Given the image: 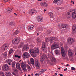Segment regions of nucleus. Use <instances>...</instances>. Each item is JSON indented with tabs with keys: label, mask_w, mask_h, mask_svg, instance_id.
<instances>
[{
	"label": "nucleus",
	"mask_w": 76,
	"mask_h": 76,
	"mask_svg": "<svg viewBox=\"0 0 76 76\" xmlns=\"http://www.w3.org/2000/svg\"><path fill=\"white\" fill-rule=\"evenodd\" d=\"M15 64H16V62H13L12 63V66L13 67H15Z\"/></svg>",
	"instance_id": "36"
},
{
	"label": "nucleus",
	"mask_w": 76,
	"mask_h": 76,
	"mask_svg": "<svg viewBox=\"0 0 76 76\" xmlns=\"http://www.w3.org/2000/svg\"><path fill=\"white\" fill-rule=\"evenodd\" d=\"M71 70H75V68L73 67H72L71 68Z\"/></svg>",
	"instance_id": "47"
},
{
	"label": "nucleus",
	"mask_w": 76,
	"mask_h": 76,
	"mask_svg": "<svg viewBox=\"0 0 76 76\" xmlns=\"http://www.w3.org/2000/svg\"><path fill=\"white\" fill-rule=\"evenodd\" d=\"M70 11H75L76 10V9H70Z\"/></svg>",
	"instance_id": "45"
},
{
	"label": "nucleus",
	"mask_w": 76,
	"mask_h": 76,
	"mask_svg": "<svg viewBox=\"0 0 76 76\" xmlns=\"http://www.w3.org/2000/svg\"><path fill=\"white\" fill-rule=\"evenodd\" d=\"M39 53V48H37L34 50L35 53Z\"/></svg>",
	"instance_id": "27"
},
{
	"label": "nucleus",
	"mask_w": 76,
	"mask_h": 76,
	"mask_svg": "<svg viewBox=\"0 0 76 76\" xmlns=\"http://www.w3.org/2000/svg\"><path fill=\"white\" fill-rule=\"evenodd\" d=\"M52 46L51 47V50H53L55 49H57L59 48V44L57 42H54L52 44Z\"/></svg>",
	"instance_id": "1"
},
{
	"label": "nucleus",
	"mask_w": 76,
	"mask_h": 76,
	"mask_svg": "<svg viewBox=\"0 0 76 76\" xmlns=\"http://www.w3.org/2000/svg\"><path fill=\"white\" fill-rule=\"evenodd\" d=\"M59 1V0H55L53 1V3H55V4H58V2Z\"/></svg>",
	"instance_id": "35"
},
{
	"label": "nucleus",
	"mask_w": 76,
	"mask_h": 76,
	"mask_svg": "<svg viewBox=\"0 0 76 76\" xmlns=\"http://www.w3.org/2000/svg\"><path fill=\"white\" fill-rule=\"evenodd\" d=\"M47 70V69H44L42 70V72H45V71H46Z\"/></svg>",
	"instance_id": "49"
},
{
	"label": "nucleus",
	"mask_w": 76,
	"mask_h": 76,
	"mask_svg": "<svg viewBox=\"0 0 76 76\" xmlns=\"http://www.w3.org/2000/svg\"><path fill=\"white\" fill-rule=\"evenodd\" d=\"M27 63H28V64H30V62L29 61H28Z\"/></svg>",
	"instance_id": "59"
},
{
	"label": "nucleus",
	"mask_w": 76,
	"mask_h": 76,
	"mask_svg": "<svg viewBox=\"0 0 76 76\" xmlns=\"http://www.w3.org/2000/svg\"><path fill=\"white\" fill-rule=\"evenodd\" d=\"M66 66H69V64H67L66 65Z\"/></svg>",
	"instance_id": "61"
},
{
	"label": "nucleus",
	"mask_w": 76,
	"mask_h": 76,
	"mask_svg": "<svg viewBox=\"0 0 76 76\" xmlns=\"http://www.w3.org/2000/svg\"><path fill=\"white\" fill-rule=\"evenodd\" d=\"M23 49L24 50H26L27 51L29 49V48H28V46L26 45L23 47Z\"/></svg>",
	"instance_id": "22"
},
{
	"label": "nucleus",
	"mask_w": 76,
	"mask_h": 76,
	"mask_svg": "<svg viewBox=\"0 0 76 76\" xmlns=\"http://www.w3.org/2000/svg\"><path fill=\"white\" fill-rule=\"evenodd\" d=\"M20 40L18 39H14L12 41V43L14 44H19Z\"/></svg>",
	"instance_id": "3"
},
{
	"label": "nucleus",
	"mask_w": 76,
	"mask_h": 76,
	"mask_svg": "<svg viewBox=\"0 0 76 76\" xmlns=\"http://www.w3.org/2000/svg\"><path fill=\"white\" fill-rule=\"evenodd\" d=\"M2 49L3 50H6L7 49V46L6 44H4L2 47Z\"/></svg>",
	"instance_id": "15"
},
{
	"label": "nucleus",
	"mask_w": 76,
	"mask_h": 76,
	"mask_svg": "<svg viewBox=\"0 0 76 76\" xmlns=\"http://www.w3.org/2000/svg\"><path fill=\"white\" fill-rule=\"evenodd\" d=\"M63 57V58L64 59H65L66 58H65V56H66V53L65 52H62L61 53Z\"/></svg>",
	"instance_id": "25"
},
{
	"label": "nucleus",
	"mask_w": 76,
	"mask_h": 76,
	"mask_svg": "<svg viewBox=\"0 0 76 76\" xmlns=\"http://www.w3.org/2000/svg\"><path fill=\"white\" fill-rule=\"evenodd\" d=\"M21 66L22 68L23 69V70L24 72H26L27 71V69L26 68V65L23 62H22L21 63Z\"/></svg>",
	"instance_id": "5"
},
{
	"label": "nucleus",
	"mask_w": 76,
	"mask_h": 76,
	"mask_svg": "<svg viewBox=\"0 0 76 76\" xmlns=\"http://www.w3.org/2000/svg\"><path fill=\"white\" fill-rule=\"evenodd\" d=\"M35 63L36 67H37L38 69H39V66H40V64H39V62H38V60H36L35 61Z\"/></svg>",
	"instance_id": "9"
},
{
	"label": "nucleus",
	"mask_w": 76,
	"mask_h": 76,
	"mask_svg": "<svg viewBox=\"0 0 76 76\" xmlns=\"http://www.w3.org/2000/svg\"><path fill=\"white\" fill-rule=\"evenodd\" d=\"M35 76H39V74H36L35 75Z\"/></svg>",
	"instance_id": "51"
},
{
	"label": "nucleus",
	"mask_w": 76,
	"mask_h": 76,
	"mask_svg": "<svg viewBox=\"0 0 76 76\" xmlns=\"http://www.w3.org/2000/svg\"><path fill=\"white\" fill-rule=\"evenodd\" d=\"M28 76H31V75H28Z\"/></svg>",
	"instance_id": "64"
},
{
	"label": "nucleus",
	"mask_w": 76,
	"mask_h": 76,
	"mask_svg": "<svg viewBox=\"0 0 76 76\" xmlns=\"http://www.w3.org/2000/svg\"><path fill=\"white\" fill-rule=\"evenodd\" d=\"M70 12H67L66 14V16L67 18H70Z\"/></svg>",
	"instance_id": "33"
},
{
	"label": "nucleus",
	"mask_w": 76,
	"mask_h": 76,
	"mask_svg": "<svg viewBox=\"0 0 76 76\" xmlns=\"http://www.w3.org/2000/svg\"><path fill=\"white\" fill-rule=\"evenodd\" d=\"M13 8H9L7 10V11L8 13H10L12 12Z\"/></svg>",
	"instance_id": "29"
},
{
	"label": "nucleus",
	"mask_w": 76,
	"mask_h": 76,
	"mask_svg": "<svg viewBox=\"0 0 76 76\" xmlns=\"http://www.w3.org/2000/svg\"><path fill=\"white\" fill-rule=\"evenodd\" d=\"M60 50H55V53L56 55H59L60 54Z\"/></svg>",
	"instance_id": "20"
},
{
	"label": "nucleus",
	"mask_w": 76,
	"mask_h": 76,
	"mask_svg": "<svg viewBox=\"0 0 76 76\" xmlns=\"http://www.w3.org/2000/svg\"><path fill=\"white\" fill-rule=\"evenodd\" d=\"M13 49H10V50L9 52V56H10V54H11V53H13Z\"/></svg>",
	"instance_id": "34"
},
{
	"label": "nucleus",
	"mask_w": 76,
	"mask_h": 76,
	"mask_svg": "<svg viewBox=\"0 0 76 76\" xmlns=\"http://www.w3.org/2000/svg\"><path fill=\"white\" fill-rule=\"evenodd\" d=\"M1 76H5L4 75V73L3 72H0Z\"/></svg>",
	"instance_id": "41"
},
{
	"label": "nucleus",
	"mask_w": 76,
	"mask_h": 76,
	"mask_svg": "<svg viewBox=\"0 0 76 76\" xmlns=\"http://www.w3.org/2000/svg\"><path fill=\"white\" fill-rule=\"evenodd\" d=\"M37 19L39 22L43 21V18L40 16H37Z\"/></svg>",
	"instance_id": "7"
},
{
	"label": "nucleus",
	"mask_w": 76,
	"mask_h": 76,
	"mask_svg": "<svg viewBox=\"0 0 76 76\" xmlns=\"http://www.w3.org/2000/svg\"><path fill=\"white\" fill-rule=\"evenodd\" d=\"M22 47V45H20L19 46V48H21Z\"/></svg>",
	"instance_id": "50"
},
{
	"label": "nucleus",
	"mask_w": 76,
	"mask_h": 76,
	"mask_svg": "<svg viewBox=\"0 0 76 76\" xmlns=\"http://www.w3.org/2000/svg\"><path fill=\"white\" fill-rule=\"evenodd\" d=\"M71 3H73V4H75V2H74V1H71Z\"/></svg>",
	"instance_id": "53"
},
{
	"label": "nucleus",
	"mask_w": 76,
	"mask_h": 76,
	"mask_svg": "<svg viewBox=\"0 0 76 76\" xmlns=\"http://www.w3.org/2000/svg\"><path fill=\"white\" fill-rule=\"evenodd\" d=\"M67 70V68H66L65 69H64V71H66V70Z\"/></svg>",
	"instance_id": "55"
},
{
	"label": "nucleus",
	"mask_w": 76,
	"mask_h": 76,
	"mask_svg": "<svg viewBox=\"0 0 76 76\" xmlns=\"http://www.w3.org/2000/svg\"><path fill=\"white\" fill-rule=\"evenodd\" d=\"M60 9V7H56V9H57V10H59Z\"/></svg>",
	"instance_id": "48"
},
{
	"label": "nucleus",
	"mask_w": 76,
	"mask_h": 76,
	"mask_svg": "<svg viewBox=\"0 0 76 76\" xmlns=\"http://www.w3.org/2000/svg\"><path fill=\"white\" fill-rule=\"evenodd\" d=\"M42 49L43 50H45V45L44 42L42 43Z\"/></svg>",
	"instance_id": "19"
},
{
	"label": "nucleus",
	"mask_w": 76,
	"mask_h": 76,
	"mask_svg": "<svg viewBox=\"0 0 76 76\" xmlns=\"http://www.w3.org/2000/svg\"><path fill=\"white\" fill-rule=\"evenodd\" d=\"M18 33H19V30H17L15 31L14 33L13 34L14 35H17Z\"/></svg>",
	"instance_id": "30"
},
{
	"label": "nucleus",
	"mask_w": 76,
	"mask_h": 76,
	"mask_svg": "<svg viewBox=\"0 0 76 76\" xmlns=\"http://www.w3.org/2000/svg\"><path fill=\"white\" fill-rule=\"evenodd\" d=\"M55 75H57V73H55Z\"/></svg>",
	"instance_id": "63"
},
{
	"label": "nucleus",
	"mask_w": 76,
	"mask_h": 76,
	"mask_svg": "<svg viewBox=\"0 0 76 76\" xmlns=\"http://www.w3.org/2000/svg\"><path fill=\"white\" fill-rule=\"evenodd\" d=\"M68 54L69 56L70 59H72L73 58V52L72 50L69 49V50L68 52Z\"/></svg>",
	"instance_id": "2"
},
{
	"label": "nucleus",
	"mask_w": 76,
	"mask_h": 76,
	"mask_svg": "<svg viewBox=\"0 0 76 76\" xmlns=\"http://www.w3.org/2000/svg\"><path fill=\"white\" fill-rule=\"evenodd\" d=\"M30 53L31 55L32 56L34 57H35L37 56L35 54L34 50L33 49H31L30 50Z\"/></svg>",
	"instance_id": "4"
},
{
	"label": "nucleus",
	"mask_w": 76,
	"mask_h": 76,
	"mask_svg": "<svg viewBox=\"0 0 76 76\" xmlns=\"http://www.w3.org/2000/svg\"><path fill=\"white\" fill-rule=\"evenodd\" d=\"M8 64H9V65L10 66V65H11V64L10 62H9L8 63Z\"/></svg>",
	"instance_id": "58"
},
{
	"label": "nucleus",
	"mask_w": 76,
	"mask_h": 76,
	"mask_svg": "<svg viewBox=\"0 0 76 76\" xmlns=\"http://www.w3.org/2000/svg\"><path fill=\"white\" fill-rule=\"evenodd\" d=\"M37 35L38 36L39 35V34L38 33H37Z\"/></svg>",
	"instance_id": "62"
},
{
	"label": "nucleus",
	"mask_w": 76,
	"mask_h": 76,
	"mask_svg": "<svg viewBox=\"0 0 76 76\" xmlns=\"http://www.w3.org/2000/svg\"><path fill=\"white\" fill-rule=\"evenodd\" d=\"M30 63L32 64H34V59L32 58H31L30 59Z\"/></svg>",
	"instance_id": "26"
},
{
	"label": "nucleus",
	"mask_w": 76,
	"mask_h": 76,
	"mask_svg": "<svg viewBox=\"0 0 76 76\" xmlns=\"http://www.w3.org/2000/svg\"><path fill=\"white\" fill-rule=\"evenodd\" d=\"M4 1H5V2H6H6H7L8 1H9V0H4Z\"/></svg>",
	"instance_id": "54"
},
{
	"label": "nucleus",
	"mask_w": 76,
	"mask_h": 76,
	"mask_svg": "<svg viewBox=\"0 0 76 76\" xmlns=\"http://www.w3.org/2000/svg\"><path fill=\"white\" fill-rule=\"evenodd\" d=\"M40 5L41 6H43L44 7H47L48 4L46 2H42L40 3Z\"/></svg>",
	"instance_id": "12"
},
{
	"label": "nucleus",
	"mask_w": 76,
	"mask_h": 76,
	"mask_svg": "<svg viewBox=\"0 0 76 76\" xmlns=\"http://www.w3.org/2000/svg\"><path fill=\"white\" fill-rule=\"evenodd\" d=\"M61 28H68V26L66 24H62L61 26Z\"/></svg>",
	"instance_id": "16"
},
{
	"label": "nucleus",
	"mask_w": 76,
	"mask_h": 76,
	"mask_svg": "<svg viewBox=\"0 0 76 76\" xmlns=\"http://www.w3.org/2000/svg\"><path fill=\"white\" fill-rule=\"evenodd\" d=\"M55 39V38L54 37H52L51 38V39L50 40V42H53V41H54Z\"/></svg>",
	"instance_id": "37"
},
{
	"label": "nucleus",
	"mask_w": 76,
	"mask_h": 76,
	"mask_svg": "<svg viewBox=\"0 0 76 76\" xmlns=\"http://www.w3.org/2000/svg\"><path fill=\"white\" fill-rule=\"evenodd\" d=\"M3 70H4V71H7V70H9V67L8 65L6 64L5 65L4 67H3Z\"/></svg>",
	"instance_id": "8"
},
{
	"label": "nucleus",
	"mask_w": 76,
	"mask_h": 76,
	"mask_svg": "<svg viewBox=\"0 0 76 76\" xmlns=\"http://www.w3.org/2000/svg\"><path fill=\"white\" fill-rule=\"evenodd\" d=\"M16 67L17 69L20 70H21V68H20V64L19 63H17L16 64Z\"/></svg>",
	"instance_id": "17"
},
{
	"label": "nucleus",
	"mask_w": 76,
	"mask_h": 76,
	"mask_svg": "<svg viewBox=\"0 0 76 76\" xmlns=\"http://www.w3.org/2000/svg\"><path fill=\"white\" fill-rule=\"evenodd\" d=\"M72 17L73 19H75L76 18V11H75L72 12Z\"/></svg>",
	"instance_id": "11"
},
{
	"label": "nucleus",
	"mask_w": 76,
	"mask_h": 76,
	"mask_svg": "<svg viewBox=\"0 0 76 76\" xmlns=\"http://www.w3.org/2000/svg\"><path fill=\"white\" fill-rule=\"evenodd\" d=\"M10 25H11V26H15V22H11L10 23Z\"/></svg>",
	"instance_id": "24"
},
{
	"label": "nucleus",
	"mask_w": 76,
	"mask_h": 76,
	"mask_svg": "<svg viewBox=\"0 0 76 76\" xmlns=\"http://www.w3.org/2000/svg\"><path fill=\"white\" fill-rule=\"evenodd\" d=\"M36 41L37 42H40L41 41V39H40L39 38H38L37 39Z\"/></svg>",
	"instance_id": "39"
},
{
	"label": "nucleus",
	"mask_w": 76,
	"mask_h": 76,
	"mask_svg": "<svg viewBox=\"0 0 76 76\" xmlns=\"http://www.w3.org/2000/svg\"><path fill=\"white\" fill-rule=\"evenodd\" d=\"M37 13V11L34 10H30L29 13L31 15L32 14H35Z\"/></svg>",
	"instance_id": "14"
},
{
	"label": "nucleus",
	"mask_w": 76,
	"mask_h": 76,
	"mask_svg": "<svg viewBox=\"0 0 76 76\" xmlns=\"http://www.w3.org/2000/svg\"><path fill=\"white\" fill-rule=\"evenodd\" d=\"M15 57H18V58H20V56H18V55H15Z\"/></svg>",
	"instance_id": "46"
},
{
	"label": "nucleus",
	"mask_w": 76,
	"mask_h": 76,
	"mask_svg": "<svg viewBox=\"0 0 76 76\" xmlns=\"http://www.w3.org/2000/svg\"><path fill=\"white\" fill-rule=\"evenodd\" d=\"M7 52H5L3 54V56L4 58H6L7 57Z\"/></svg>",
	"instance_id": "31"
},
{
	"label": "nucleus",
	"mask_w": 76,
	"mask_h": 76,
	"mask_svg": "<svg viewBox=\"0 0 76 76\" xmlns=\"http://www.w3.org/2000/svg\"><path fill=\"white\" fill-rule=\"evenodd\" d=\"M47 33L48 34H51V31H50V30H48Z\"/></svg>",
	"instance_id": "44"
},
{
	"label": "nucleus",
	"mask_w": 76,
	"mask_h": 76,
	"mask_svg": "<svg viewBox=\"0 0 76 76\" xmlns=\"http://www.w3.org/2000/svg\"><path fill=\"white\" fill-rule=\"evenodd\" d=\"M45 41L47 42H49L50 41V39L49 38H46L45 39Z\"/></svg>",
	"instance_id": "40"
},
{
	"label": "nucleus",
	"mask_w": 76,
	"mask_h": 76,
	"mask_svg": "<svg viewBox=\"0 0 76 76\" xmlns=\"http://www.w3.org/2000/svg\"><path fill=\"white\" fill-rule=\"evenodd\" d=\"M14 14L16 16H18V14H16V13H14Z\"/></svg>",
	"instance_id": "57"
},
{
	"label": "nucleus",
	"mask_w": 76,
	"mask_h": 76,
	"mask_svg": "<svg viewBox=\"0 0 76 76\" xmlns=\"http://www.w3.org/2000/svg\"><path fill=\"white\" fill-rule=\"evenodd\" d=\"M44 59H46L47 60L48 58H47V56L45 54H44L42 55V57L40 58V60L41 62H43Z\"/></svg>",
	"instance_id": "6"
},
{
	"label": "nucleus",
	"mask_w": 76,
	"mask_h": 76,
	"mask_svg": "<svg viewBox=\"0 0 76 76\" xmlns=\"http://www.w3.org/2000/svg\"><path fill=\"white\" fill-rule=\"evenodd\" d=\"M75 41V40L73 38H70L68 40V42L70 44H72Z\"/></svg>",
	"instance_id": "13"
},
{
	"label": "nucleus",
	"mask_w": 76,
	"mask_h": 76,
	"mask_svg": "<svg viewBox=\"0 0 76 76\" xmlns=\"http://www.w3.org/2000/svg\"><path fill=\"white\" fill-rule=\"evenodd\" d=\"M50 16V17L51 18H53V17H54V15H53V14L52 12H49L48 14Z\"/></svg>",
	"instance_id": "28"
},
{
	"label": "nucleus",
	"mask_w": 76,
	"mask_h": 76,
	"mask_svg": "<svg viewBox=\"0 0 76 76\" xmlns=\"http://www.w3.org/2000/svg\"><path fill=\"white\" fill-rule=\"evenodd\" d=\"M28 29L29 30H32L34 29V26L33 25H30L28 27Z\"/></svg>",
	"instance_id": "18"
},
{
	"label": "nucleus",
	"mask_w": 76,
	"mask_h": 76,
	"mask_svg": "<svg viewBox=\"0 0 76 76\" xmlns=\"http://www.w3.org/2000/svg\"><path fill=\"white\" fill-rule=\"evenodd\" d=\"M6 62L7 63H11L12 62V60L10 59H7V60H6Z\"/></svg>",
	"instance_id": "38"
},
{
	"label": "nucleus",
	"mask_w": 76,
	"mask_h": 76,
	"mask_svg": "<svg viewBox=\"0 0 76 76\" xmlns=\"http://www.w3.org/2000/svg\"><path fill=\"white\" fill-rule=\"evenodd\" d=\"M7 76H11V74H8V75H7Z\"/></svg>",
	"instance_id": "52"
},
{
	"label": "nucleus",
	"mask_w": 76,
	"mask_h": 76,
	"mask_svg": "<svg viewBox=\"0 0 76 76\" xmlns=\"http://www.w3.org/2000/svg\"><path fill=\"white\" fill-rule=\"evenodd\" d=\"M45 11H46V10H44V13H45Z\"/></svg>",
	"instance_id": "60"
},
{
	"label": "nucleus",
	"mask_w": 76,
	"mask_h": 76,
	"mask_svg": "<svg viewBox=\"0 0 76 76\" xmlns=\"http://www.w3.org/2000/svg\"><path fill=\"white\" fill-rule=\"evenodd\" d=\"M23 57L24 58H26L29 57V53L27 52H25L23 54Z\"/></svg>",
	"instance_id": "10"
},
{
	"label": "nucleus",
	"mask_w": 76,
	"mask_h": 76,
	"mask_svg": "<svg viewBox=\"0 0 76 76\" xmlns=\"http://www.w3.org/2000/svg\"><path fill=\"white\" fill-rule=\"evenodd\" d=\"M61 53H62V52H64V48H61Z\"/></svg>",
	"instance_id": "43"
},
{
	"label": "nucleus",
	"mask_w": 76,
	"mask_h": 76,
	"mask_svg": "<svg viewBox=\"0 0 76 76\" xmlns=\"http://www.w3.org/2000/svg\"><path fill=\"white\" fill-rule=\"evenodd\" d=\"M13 71L14 73H13L14 75H15V74H16V73H18V70L16 68H14Z\"/></svg>",
	"instance_id": "32"
},
{
	"label": "nucleus",
	"mask_w": 76,
	"mask_h": 76,
	"mask_svg": "<svg viewBox=\"0 0 76 76\" xmlns=\"http://www.w3.org/2000/svg\"><path fill=\"white\" fill-rule=\"evenodd\" d=\"M62 3H63V0H59V1L58 2V5H59L60 6V5H61V4H62Z\"/></svg>",
	"instance_id": "23"
},
{
	"label": "nucleus",
	"mask_w": 76,
	"mask_h": 76,
	"mask_svg": "<svg viewBox=\"0 0 76 76\" xmlns=\"http://www.w3.org/2000/svg\"><path fill=\"white\" fill-rule=\"evenodd\" d=\"M26 67L28 71H31V67H30V66H29V64H27Z\"/></svg>",
	"instance_id": "21"
},
{
	"label": "nucleus",
	"mask_w": 76,
	"mask_h": 76,
	"mask_svg": "<svg viewBox=\"0 0 76 76\" xmlns=\"http://www.w3.org/2000/svg\"><path fill=\"white\" fill-rule=\"evenodd\" d=\"M52 60L51 61H56V59H55V58H54L53 57H52Z\"/></svg>",
	"instance_id": "42"
},
{
	"label": "nucleus",
	"mask_w": 76,
	"mask_h": 76,
	"mask_svg": "<svg viewBox=\"0 0 76 76\" xmlns=\"http://www.w3.org/2000/svg\"><path fill=\"white\" fill-rule=\"evenodd\" d=\"M59 75L60 76H63V74H59Z\"/></svg>",
	"instance_id": "56"
}]
</instances>
